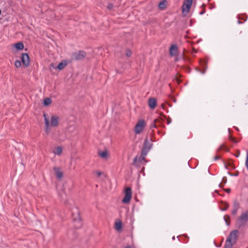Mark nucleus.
<instances>
[{"label": "nucleus", "instance_id": "f257e3e1", "mask_svg": "<svg viewBox=\"0 0 248 248\" xmlns=\"http://www.w3.org/2000/svg\"><path fill=\"white\" fill-rule=\"evenodd\" d=\"M43 116L45 123V132L48 134L51 127H57L58 125L59 118L56 115H49L46 113Z\"/></svg>", "mask_w": 248, "mask_h": 248}, {"label": "nucleus", "instance_id": "f03ea898", "mask_svg": "<svg viewBox=\"0 0 248 248\" xmlns=\"http://www.w3.org/2000/svg\"><path fill=\"white\" fill-rule=\"evenodd\" d=\"M70 210L72 212L73 219L75 223V227L77 229L80 228L82 226V223L78 209L76 207L73 206L71 207Z\"/></svg>", "mask_w": 248, "mask_h": 248}, {"label": "nucleus", "instance_id": "7ed1b4c3", "mask_svg": "<svg viewBox=\"0 0 248 248\" xmlns=\"http://www.w3.org/2000/svg\"><path fill=\"white\" fill-rule=\"evenodd\" d=\"M146 126V123L144 120L140 119L135 125L134 132L136 134H140Z\"/></svg>", "mask_w": 248, "mask_h": 248}, {"label": "nucleus", "instance_id": "20e7f679", "mask_svg": "<svg viewBox=\"0 0 248 248\" xmlns=\"http://www.w3.org/2000/svg\"><path fill=\"white\" fill-rule=\"evenodd\" d=\"M132 197V190L131 188L127 187L125 188L124 191V197L122 200V202L124 203H128Z\"/></svg>", "mask_w": 248, "mask_h": 248}, {"label": "nucleus", "instance_id": "39448f33", "mask_svg": "<svg viewBox=\"0 0 248 248\" xmlns=\"http://www.w3.org/2000/svg\"><path fill=\"white\" fill-rule=\"evenodd\" d=\"M193 0H185L184 4L182 6L183 13L186 15L187 14L192 6Z\"/></svg>", "mask_w": 248, "mask_h": 248}, {"label": "nucleus", "instance_id": "423d86ee", "mask_svg": "<svg viewBox=\"0 0 248 248\" xmlns=\"http://www.w3.org/2000/svg\"><path fill=\"white\" fill-rule=\"evenodd\" d=\"M248 220V212L243 213L240 217L238 223L239 226L244 225Z\"/></svg>", "mask_w": 248, "mask_h": 248}, {"label": "nucleus", "instance_id": "0eeeda50", "mask_svg": "<svg viewBox=\"0 0 248 248\" xmlns=\"http://www.w3.org/2000/svg\"><path fill=\"white\" fill-rule=\"evenodd\" d=\"M85 52L82 51H79L73 53L72 56V59L75 60H80L85 57Z\"/></svg>", "mask_w": 248, "mask_h": 248}, {"label": "nucleus", "instance_id": "6e6552de", "mask_svg": "<svg viewBox=\"0 0 248 248\" xmlns=\"http://www.w3.org/2000/svg\"><path fill=\"white\" fill-rule=\"evenodd\" d=\"M237 233L238 231L237 230H234L232 231L230 234L226 241L234 244L235 243L237 239Z\"/></svg>", "mask_w": 248, "mask_h": 248}, {"label": "nucleus", "instance_id": "1a4fd4ad", "mask_svg": "<svg viewBox=\"0 0 248 248\" xmlns=\"http://www.w3.org/2000/svg\"><path fill=\"white\" fill-rule=\"evenodd\" d=\"M22 62L25 66H28L30 63V59L27 53H23L22 55Z\"/></svg>", "mask_w": 248, "mask_h": 248}, {"label": "nucleus", "instance_id": "9d476101", "mask_svg": "<svg viewBox=\"0 0 248 248\" xmlns=\"http://www.w3.org/2000/svg\"><path fill=\"white\" fill-rule=\"evenodd\" d=\"M63 148L61 146L55 147L52 151V153L56 155L60 156L62 153Z\"/></svg>", "mask_w": 248, "mask_h": 248}, {"label": "nucleus", "instance_id": "9b49d317", "mask_svg": "<svg viewBox=\"0 0 248 248\" xmlns=\"http://www.w3.org/2000/svg\"><path fill=\"white\" fill-rule=\"evenodd\" d=\"M98 154L103 159H107L109 157V155L107 150L99 151Z\"/></svg>", "mask_w": 248, "mask_h": 248}, {"label": "nucleus", "instance_id": "f8f14e48", "mask_svg": "<svg viewBox=\"0 0 248 248\" xmlns=\"http://www.w3.org/2000/svg\"><path fill=\"white\" fill-rule=\"evenodd\" d=\"M178 52V48L176 45H173L170 48V53L171 56H175Z\"/></svg>", "mask_w": 248, "mask_h": 248}, {"label": "nucleus", "instance_id": "ddd939ff", "mask_svg": "<svg viewBox=\"0 0 248 248\" xmlns=\"http://www.w3.org/2000/svg\"><path fill=\"white\" fill-rule=\"evenodd\" d=\"M54 170L55 171L56 177L58 179H61L63 177V173L59 168H54Z\"/></svg>", "mask_w": 248, "mask_h": 248}, {"label": "nucleus", "instance_id": "4468645a", "mask_svg": "<svg viewBox=\"0 0 248 248\" xmlns=\"http://www.w3.org/2000/svg\"><path fill=\"white\" fill-rule=\"evenodd\" d=\"M149 106L151 108L154 109L156 106V102L154 98H151L149 100Z\"/></svg>", "mask_w": 248, "mask_h": 248}, {"label": "nucleus", "instance_id": "2eb2a0df", "mask_svg": "<svg viewBox=\"0 0 248 248\" xmlns=\"http://www.w3.org/2000/svg\"><path fill=\"white\" fill-rule=\"evenodd\" d=\"M152 147V144L148 141L147 139H146L144 143V148L145 149L149 150Z\"/></svg>", "mask_w": 248, "mask_h": 248}, {"label": "nucleus", "instance_id": "dca6fc26", "mask_svg": "<svg viewBox=\"0 0 248 248\" xmlns=\"http://www.w3.org/2000/svg\"><path fill=\"white\" fill-rule=\"evenodd\" d=\"M166 3L167 1L166 0H163L162 1H161L158 5L159 9L161 10L164 9L166 7Z\"/></svg>", "mask_w": 248, "mask_h": 248}, {"label": "nucleus", "instance_id": "f3484780", "mask_svg": "<svg viewBox=\"0 0 248 248\" xmlns=\"http://www.w3.org/2000/svg\"><path fill=\"white\" fill-rule=\"evenodd\" d=\"M228 204L225 202H222L220 204V208L222 211L226 210L228 208Z\"/></svg>", "mask_w": 248, "mask_h": 248}, {"label": "nucleus", "instance_id": "a211bd4d", "mask_svg": "<svg viewBox=\"0 0 248 248\" xmlns=\"http://www.w3.org/2000/svg\"><path fill=\"white\" fill-rule=\"evenodd\" d=\"M15 46L17 50H22L24 48V45L22 43L19 42L15 44Z\"/></svg>", "mask_w": 248, "mask_h": 248}, {"label": "nucleus", "instance_id": "6ab92c4d", "mask_svg": "<svg viewBox=\"0 0 248 248\" xmlns=\"http://www.w3.org/2000/svg\"><path fill=\"white\" fill-rule=\"evenodd\" d=\"M238 208H239V204L236 202L234 203V206H233V209L232 210V214L233 215H235L237 213V210L238 209Z\"/></svg>", "mask_w": 248, "mask_h": 248}, {"label": "nucleus", "instance_id": "aec40b11", "mask_svg": "<svg viewBox=\"0 0 248 248\" xmlns=\"http://www.w3.org/2000/svg\"><path fill=\"white\" fill-rule=\"evenodd\" d=\"M51 103V100L50 98H46L44 100V105L47 106Z\"/></svg>", "mask_w": 248, "mask_h": 248}, {"label": "nucleus", "instance_id": "412c9836", "mask_svg": "<svg viewBox=\"0 0 248 248\" xmlns=\"http://www.w3.org/2000/svg\"><path fill=\"white\" fill-rule=\"evenodd\" d=\"M122 228V223L121 221H117L115 223V229L116 230L119 231Z\"/></svg>", "mask_w": 248, "mask_h": 248}, {"label": "nucleus", "instance_id": "4be33fe9", "mask_svg": "<svg viewBox=\"0 0 248 248\" xmlns=\"http://www.w3.org/2000/svg\"><path fill=\"white\" fill-rule=\"evenodd\" d=\"M65 65H66L65 63L61 62L58 64V65L57 66V68L59 70H62V69L64 68V67L65 66Z\"/></svg>", "mask_w": 248, "mask_h": 248}, {"label": "nucleus", "instance_id": "5701e85b", "mask_svg": "<svg viewBox=\"0 0 248 248\" xmlns=\"http://www.w3.org/2000/svg\"><path fill=\"white\" fill-rule=\"evenodd\" d=\"M233 245V244L226 241V244H225V247L224 248H232Z\"/></svg>", "mask_w": 248, "mask_h": 248}, {"label": "nucleus", "instance_id": "b1692460", "mask_svg": "<svg viewBox=\"0 0 248 248\" xmlns=\"http://www.w3.org/2000/svg\"><path fill=\"white\" fill-rule=\"evenodd\" d=\"M224 219L226 223V224L227 225H229V220H230V217L229 216H227V215H225L224 217Z\"/></svg>", "mask_w": 248, "mask_h": 248}, {"label": "nucleus", "instance_id": "393cba45", "mask_svg": "<svg viewBox=\"0 0 248 248\" xmlns=\"http://www.w3.org/2000/svg\"><path fill=\"white\" fill-rule=\"evenodd\" d=\"M21 63L19 61H18V60L16 61V62H15V65L16 67L19 68L21 66Z\"/></svg>", "mask_w": 248, "mask_h": 248}, {"label": "nucleus", "instance_id": "a878e982", "mask_svg": "<svg viewBox=\"0 0 248 248\" xmlns=\"http://www.w3.org/2000/svg\"><path fill=\"white\" fill-rule=\"evenodd\" d=\"M161 121L162 120L161 119H156L155 120V124L154 125V127H156V124H157V123H160L161 122Z\"/></svg>", "mask_w": 248, "mask_h": 248}, {"label": "nucleus", "instance_id": "bb28decb", "mask_svg": "<svg viewBox=\"0 0 248 248\" xmlns=\"http://www.w3.org/2000/svg\"><path fill=\"white\" fill-rule=\"evenodd\" d=\"M246 166L247 167V169L248 170V151L247 153V158H246Z\"/></svg>", "mask_w": 248, "mask_h": 248}, {"label": "nucleus", "instance_id": "cd10ccee", "mask_svg": "<svg viewBox=\"0 0 248 248\" xmlns=\"http://www.w3.org/2000/svg\"><path fill=\"white\" fill-rule=\"evenodd\" d=\"M96 175H97V176L98 177H100V176L102 175H105V174L103 172H102L101 171H96Z\"/></svg>", "mask_w": 248, "mask_h": 248}, {"label": "nucleus", "instance_id": "c85d7f7f", "mask_svg": "<svg viewBox=\"0 0 248 248\" xmlns=\"http://www.w3.org/2000/svg\"><path fill=\"white\" fill-rule=\"evenodd\" d=\"M131 54H132V52L130 50H128L126 51V54L127 56L130 57L131 55Z\"/></svg>", "mask_w": 248, "mask_h": 248}, {"label": "nucleus", "instance_id": "c756f323", "mask_svg": "<svg viewBox=\"0 0 248 248\" xmlns=\"http://www.w3.org/2000/svg\"><path fill=\"white\" fill-rule=\"evenodd\" d=\"M125 248H135L134 247L131 246H127L125 247Z\"/></svg>", "mask_w": 248, "mask_h": 248}, {"label": "nucleus", "instance_id": "7c9ffc66", "mask_svg": "<svg viewBox=\"0 0 248 248\" xmlns=\"http://www.w3.org/2000/svg\"><path fill=\"white\" fill-rule=\"evenodd\" d=\"M231 140L233 141V142H237V141L235 140L233 138H231Z\"/></svg>", "mask_w": 248, "mask_h": 248}, {"label": "nucleus", "instance_id": "2f4dec72", "mask_svg": "<svg viewBox=\"0 0 248 248\" xmlns=\"http://www.w3.org/2000/svg\"><path fill=\"white\" fill-rule=\"evenodd\" d=\"M225 191H226L227 192L229 193V192H230L231 190H230V189H229V188H228V189H225Z\"/></svg>", "mask_w": 248, "mask_h": 248}, {"label": "nucleus", "instance_id": "473e14b6", "mask_svg": "<svg viewBox=\"0 0 248 248\" xmlns=\"http://www.w3.org/2000/svg\"><path fill=\"white\" fill-rule=\"evenodd\" d=\"M240 154V152H238L237 154L236 155V156L238 157L239 156Z\"/></svg>", "mask_w": 248, "mask_h": 248}, {"label": "nucleus", "instance_id": "72a5a7b5", "mask_svg": "<svg viewBox=\"0 0 248 248\" xmlns=\"http://www.w3.org/2000/svg\"><path fill=\"white\" fill-rule=\"evenodd\" d=\"M112 6V5L111 4H109V5H108V8L109 9H110V8H111Z\"/></svg>", "mask_w": 248, "mask_h": 248}, {"label": "nucleus", "instance_id": "f704fd0d", "mask_svg": "<svg viewBox=\"0 0 248 248\" xmlns=\"http://www.w3.org/2000/svg\"><path fill=\"white\" fill-rule=\"evenodd\" d=\"M218 158H219V156H216L215 157V160H217V159Z\"/></svg>", "mask_w": 248, "mask_h": 248}, {"label": "nucleus", "instance_id": "c9c22d12", "mask_svg": "<svg viewBox=\"0 0 248 248\" xmlns=\"http://www.w3.org/2000/svg\"><path fill=\"white\" fill-rule=\"evenodd\" d=\"M73 202L72 201V202H71V204L72 205V204H73Z\"/></svg>", "mask_w": 248, "mask_h": 248}, {"label": "nucleus", "instance_id": "e433bc0d", "mask_svg": "<svg viewBox=\"0 0 248 248\" xmlns=\"http://www.w3.org/2000/svg\"><path fill=\"white\" fill-rule=\"evenodd\" d=\"M200 14H203V12H202Z\"/></svg>", "mask_w": 248, "mask_h": 248}]
</instances>
